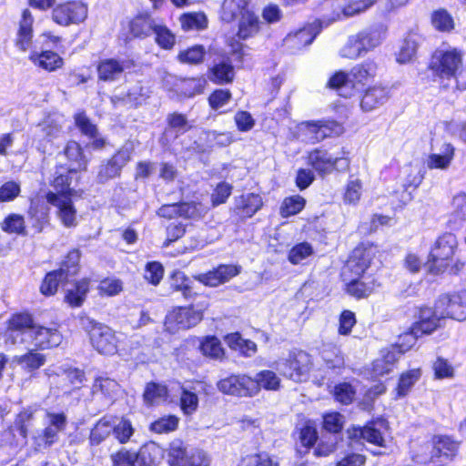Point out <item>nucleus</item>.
<instances>
[{"instance_id": "f257e3e1", "label": "nucleus", "mask_w": 466, "mask_h": 466, "mask_svg": "<svg viewBox=\"0 0 466 466\" xmlns=\"http://www.w3.org/2000/svg\"><path fill=\"white\" fill-rule=\"evenodd\" d=\"M379 252L378 245L361 241L349 254L341 271L343 291L356 300L367 299L382 287L380 277L369 272Z\"/></svg>"}, {"instance_id": "f03ea898", "label": "nucleus", "mask_w": 466, "mask_h": 466, "mask_svg": "<svg viewBox=\"0 0 466 466\" xmlns=\"http://www.w3.org/2000/svg\"><path fill=\"white\" fill-rule=\"evenodd\" d=\"M60 324L46 327L36 322L35 317L29 309L16 310L9 315L0 335L6 345L24 343V336L30 334L36 350H46L58 347L63 341L59 330Z\"/></svg>"}, {"instance_id": "7ed1b4c3", "label": "nucleus", "mask_w": 466, "mask_h": 466, "mask_svg": "<svg viewBox=\"0 0 466 466\" xmlns=\"http://www.w3.org/2000/svg\"><path fill=\"white\" fill-rule=\"evenodd\" d=\"M459 242L455 234L444 232L440 235L431 246L425 262L427 271L431 275H441L448 272L459 274L466 265V260L456 258Z\"/></svg>"}, {"instance_id": "20e7f679", "label": "nucleus", "mask_w": 466, "mask_h": 466, "mask_svg": "<svg viewBox=\"0 0 466 466\" xmlns=\"http://www.w3.org/2000/svg\"><path fill=\"white\" fill-rule=\"evenodd\" d=\"M304 158L306 165L320 177L332 173L344 174L350 170V151L344 147L338 156L333 157L325 147H317L307 151Z\"/></svg>"}, {"instance_id": "39448f33", "label": "nucleus", "mask_w": 466, "mask_h": 466, "mask_svg": "<svg viewBox=\"0 0 466 466\" xmlns=\"http://www.w3.org/2000/svg\"><path fill=\"white\" fill-rule=\"evenodd\" d=\"M238 25L236 36L231 37L228 42L227 46L230 49V55L235 56V60L242 63L244 61L245 45L242 41L256 37L261 30V21L259 16L255 13H245L241 15H238Z\"/></svg>"}, {"instance_id": "423d86ee", "label": "nucleus", "mask_w": 466, "mask_h": 466, "mask_svg": "<svg viewBox=\"0 0 466 466\" xmlns=\"http://www.w3.org/2000/svg\"><path fill=\"white\" fill-rule=\"evenodd\" d=\"M204 309H197L195 305L175 306L166 314L163 325L168 334L188 330L204 319Z\"/></svg>"}, {"instance_id": "0eeeda50", "label": "nucleus", "mask_w": 466, "mask_h": 466, "mask_svg": "<svg viewBox=\"0 0 466 466\" xmlns=\"http://www.w3.org/2000/svg\"><path fill=\"white\" fill-rule=\"evenodd\" d=\"M166 461L168 466H209L210 459L201 449L187 450L181 439L171 441L167 449Z\"/></svg>"}, {"instance_id": "6e6552de", "label": "nucleus", "mask_w": 466, "mask_h": 466, "mask_svg": "<svg viewBox=\"0 0 466 466\" xmlns=\"http://www.w3.org/2000/svg\"><path fill=\"white\" fill-rule=\"evenodd\" d=\"M388 421L381 418H373L365 422L363 426L350 425L347 431V438L350 444L367 442L380 448L386 447V439L381 427L387 428Z\"/></svg>"}, {"instance_id": "1a4fd4ad", "label": "nucleus", "mask_w": 466, "mask_h": 466, "mask_svg": "<svg viewBox=\"0 0 466 466\" xmlns=\"http://www.w3.org/2000/svg\"><path fill=\"white\" fill-rule=\"evenodd\" d=\"M197 345L201 355L208 360L222 361L226 357V350L216 335H206L201 338L189 336L176 349V354L177 357L184 356Z\"/></svg>"}, {"instance_id": "9d476101", "label": "nucleus", "mask_w": 466, "mask_h": 466, "mask_svg": "<svg viewBox=\"0 0 466 466\" xmlns=\"http://www.w3.org/2000/svg\"><path fill=\"white\" fill-rule=\"evenodd\" d=\"M382 31L378 26H370L351 35L344 47L343 56L356 59L380 45Z\"/></svg>"}, {"instance_id": "9b49d317", "label": "nucleus", "mask_w": 466, "mask_h": 466, "mask_svg": "<svg viewBox=\"0 0 466 466\" xmlns=\"http://www.w3.org/2000/svg\"><path fill=\"white\" fill-rule=\"evenodd\" d=\"M47 424L41 431L33 437V449L39 452L51 448L59 441V433L64 431L67 425V417L65 412H47Z\"/></svg>"}, {"instance_id": "f8f14e48", "label": "nucleus", "mask_w": 466, "mask_h": 466, "mask_svg": "<svg viewBox=\"0 0 466 466\" xmlns=\"http://www.w3.org/2000/svg\"><path fill=\"white\" fill-rule=\"evenodd\" d=\"M430 460L436 466H446L459 455L461 441L449 434H435L431 439Z\"/></svg>"}, {"instance_id": "ddd939ff", "label": "nucleus", "mask_w": 466, "mask_h": 466, "mask_svg": "<svg viewBox=\"0 0 466 466\" xmlns=\"http://www.w3.org/2000/svg\"><path fill=\"white\" fill-rule=\"evenodd\" d=\"M88 15V6L81 0H66L54 6L52 21L60 26H69L83 23Z\"/></svg>"}, {"instance_id": "4468645a", "label": "nucleus", "mask_w": 466, "mask_h": 466, "mask_svg": "<svg viewBox=\"0 0 466 466\" xmlns=\"http://www.w3.org/2000/svg\"><path fill=\"white\" fill-rule=\"evenodd\" d=\"M86 330L91 345L98 353L113 355L116 352L117 339L110 327L95 319H88Z\"/></svg>"}, {"instance_id": "2eb2a0df", "label": "nucleus", "mask_w": 466, "mask_h": 466, "mask_svg": "<svg viewBox=\"0 0 466 466\" xmlns=\"http://www.w3.org/2000/svg\"><path fill=\"white\" fill-rule=\"evenodd\" d=\"M446 319L444 315L439 313L437 303L433 306L422 305L417 309V319L411 323L410 330L419 338L429 336L441 328V320Z\"/></svg>"}, {"instance_id": "dca6fc26", "label": "nucleus", "mask_w": 466, "mask_h": 466, "mask_svg": "<svg viewBox=\"0 0 466 466\" xmlns=\"http://www.w3.org/2000/svg\"><path fill=\"white\" fill-rule=\"evenodd\" d=\"M435 301L439 313L444 315L445 319L458 321L466 319V289L441 294Z\"/></svg>"}, {"instance_id": "f3484780", "label": "nucleus", "mask_w": 466, "mask_h": 466, "mask_svg": "<svg viewBox=\"0 0 466 466\" xmlns=\"http://www.w3.org/2000/svg\"><path fill=\"white\" fill-rule=\"evenodd\" d=\"M220 392L236 397L256 396L257 384L247 374H230L217 382Z\"/></svg>"}, {"instance_id": "a211bd4d", "label": "nucleus", "mask_w": 466, "mask_h": 466, "mask_svg": "<svg viewBox=\"0 0 466 466\" xmlns=\"http://www.w3.org/2000/svg\"><path fill=\"white\" fill-rule=\"evenodd\" d=\"M392 97V88L377 83L364 88L360 96V107L363 112H372L384 106Z\"/></svg>"}, {"instance_id": "6ab92c4d", "label": "nucleus", "mask_w": 466, "mask_h": 466, "mask_svg": "<svg viewBox=\"0 0 466 466\" xmlns=\"http://www.w3.org/2000/svg\"><path fill=\"white\" fill-rule=\"evenodd\" d=\"M45 198L48 204L56 208V215L63 227L73 228L77 226V209L73 197H60L49 190L46 193Z\"/></svg>"}, {"instance_id": "aec40b11", "label": "nucleus", "mask_w": 466, "mask_h": 466, "mask_svg": "<svg viewBox=\"0 0 466 466\" xmlns=\"http://www.w3.org/2000/svg\"><path fill=\"white\" fill-rule=\"evenodd\" d=\"M263 198L258 193H244L235 198L230 216L237 223L253 218L263 207Z\"/></svg>"}, {"instance_id": "412c9836", "label": "nucleus", "mask_w": 466, "mask_h": 466, "mask_svg": "<svg viewBox=\"0 0 466 466\" xmlns=\"http://www.w3.org/2000/svg\"><path fill=\"white\" fill-rule=\"evenodd\" d=\"M156 24L157 21L151 12L143 10L130 17L124 28L128 40H145L153 35Z\"/></svg>"}, {"instance_id": "4be33fe9", "label": "nucleus", "mask_w": 466, "mask_h": 466, "mask_svg": "<svg viewBox=\"0 0 466 466\" xmlns=\"http://www.w3.org/2000/svg\"><path fill=\"white\" fill-rule=\"evenodd\" d=\"M75 127L86 137L90 139L86 147L94 151L102 150L106 145L105 137H101L97 126L87 116L86 111L81 110L74 115Z\"/></svg>"}, {"instance_id": "5701e85b", "label": "nucleus", "mask_w": 466, "mask_h": 466, "mask_svg": "<svg viewBox=\"0 0 466 466\" xmlns=\"http://www.w3.org/2000/svg\"><path fill=\"white\" fill-rule=\"evenodd\" d=\"M91 289L92 279L89 277L74 279L64 290L63 302L70 309H79L86 303Z\"/></svg>"}, {"instance_id": "b1692460", "label": "nucleus", "mask_w": 466, "mask_h": 466, "mask_svg": "<svg viewBox=\"0 0 466 466\" xmlns=\"http://www.w3.org/2000/svg\"><path fill=\"white\" fill-rule=\"evenodd\" d=\"M35 17L29 8H24L17 22L14 45L18 51L25 53L33 44Z\"/></svg>"}, {"instance_id": "393cba45", "label": "nucleus", "mask_w": 466, "mask_h": 466, "mask_svg": "<svg viewBox=\"0 0 466 466\" xmlns=\"http://www.w3.org/2000/svg\"><path fill=\"white\" fill-rule=\"evenodd\" d=\"M77 172L67 165L57 163L49 180V185L54 188L55 194L60 197H74L76 193L72 187L73 175Z\"/></svg>"}, {"instance_id": "a878e982", "label": "nucleus", "mask_w": 466, "mask_h": 466, "mask_svg": "<svg viewBox=\"0 0 466 466\" xmlns=\"http://www.w3.org/2000/svg\"><path fill=\"white\" fill-rule=\"evenodd\" d=\"M241 267L233 264H219L218 267L205 273L195 276V279L207 287H218L238 276Z\"/></svg>"}, {"instance_id": "bb28decb", "label": "nucleus", "mask_w": 466, "mask_h": 466, "mask_svg": "<svg viewBox=\"0 0 466 466\" xmlns=\"http://www.w3.org/2000/svg\"><path fill=\"white\" fill-rule=\"evenodd\" d=\"M127 161L128 157L125 153L120 150L116 151L109 158L99 165L96 175L97 183L105 184L119 177L122 168Z\"/></svg>"}, {"instance_id": "cd10ccee", "label": "nucleus", "mask_w": 466, "mask_h": 466, "mask_svg": "<svg viewBox=\"0 0 466 466\" xmlns=\"http://www.w3.org/2000/svg\"><path fill=\"white\" fill-rule=\"evenodd\" d=\"M220 56L223 60L209 66L207 76L215 85L224 86L231 84L235 78L234 66L226 53L222 52Z\"/></svg>"}, {"instance_id": "c85d7f7f", "label": "nucleus", "mask_w": 466, "mask_h": 466, "mask_svg": "<svg viewBox=\"0 0 466 466\" xmlns=\"http://www.w3.org/2000/svg\"><path fill=\"white\" fill-rule=\"evenodd\" d=\"M28 59L35 67L47 73L57 71L65 66L64 58L53 50L32 51Z\"/></svg>"}, {"instance_id": "c756f323", "label": "nucleus", "mask_w": 466, "mask_h": 466, "mask_svg": "<svg viewBox=\"0 0 466 466\" xmlns=\"http://www.w3.org/2000/svg\"><path fill=\"white\" fill-rule=\"evenodd\" d=\"M71 169L76 172L87 170L89 159L86 157L82 146L76 140H68L62 151Z\"/></svg>"}, {"instance_id": "7c9ffc66", "label": "nucleus", "mask_w": 466, "mask_h": 466, "mask_svg": "<svg viewBox=\"0 0 466 466\" xmlns=\"http://www.w3.org/2000/svg\"><path fill=\"white\" fill-rule=\"evenodd\" d=\"M117 417L112 414H105L99 418L92 426L88 442L90 446H98L110 437L113 431V422Z\"/></svg>"}, {"instance_id": "2f4dec72", "label": "nucleus", "mask_w": 466, "mask_h": 466, "mask_svg": "<svg viewBox=\"0 0 466 466\" xmlns=\"http://www.w3.org/2000/svg\"><path fill=\"white\" fill-rule=\"evenodd\" d=\"M378 69L379 66L376 61L372 59L362 61L350 68V82L353 86H364L376 77Z\"/></svg>"}, {"instance_id": "473e14b6", "label": "nucleus", "mask_w": 466, "mask_h": 466, "mask_svg": "<svg viewBox=\"0 0 466 466\" xmlns=\"http://www.w3.org/2000/svg\"><path fill=\"white\" fill-rule=\"evenodd\" d=\"M111 466H151L152 461L147 462L139 451L121 447L109 456Z\"/></svg>"}, {"instance_id": "72a5a7b5", "label": "nucleus", "mask_w": 466, "mask_h": 466, "mask_svg": "<svg viewBox=\"0 0 466 466\" xmlns=\"http://www.w3.org/2000/svg\"><path fill=\"white\" fill-rule=\"evenodd\" d=\"M97 79L101 82H114L125 71L124 63L116 58H103L96 64Z\"/></svg>"}, {"instance_id": "f704fd0d", "label": "nucleus", "mask_w": 466, "mask_h": 466, "mask_svg": "<svg viewBox=\"0 0 466 466\" xmlns=\"http://www.w3.org/2000/svg\"><path fill=\"white\" fill-rule=\"evenodd\" d=\"M66 281L67 278L60 270L52 269L44 275L39 285V292L46 298L55 297L60 286Z\"/></svg>"}, {"instance_id": "c9c22d12", "label": "nucleus", "mask_w": 466, "mask_h": 466, "mask_svg": "<svg viewBox=\"0 0 466 466\" xmlns=\"http://www.w3.org/2000/svg\"><path fill=\"white\" fill-rule=\"evenodd\" d=\"M39 351L34 347V349L28 350L25 353L16 356L15 361L25 371L33 373L46 362V355Z\"/></svg>"}, {"instance_id": "e433bc0d", "label": "nucleus", "mask_w": 466, "mask_h": 466, "mask_svg": "<svg viewBox=\"0 0 466 466\" xmlns=\"http://www.w3.org/2000/svg\"><path fill=\"white\" fill-rule=\"evenodd\" d=\"M252 0H224L222 18L228 23L234 21L238 15L255 12L251 7Z\"/></svg>"}, {"instance_id": "4c0bfd02", "label": "nucleus", "mask_w": 466, "mask_h": 466, "mask_svg": "<svg viewBox=\"0 0 466 466\" xmlns=\"http://www.w3.org/2000/svg\"><path fill=\"white\" fill-rule=\"evenodd\" d=\"M421 374L420 368L410 369L401 372L394 389L395 397L399 399L407 396L414 384L420 379Z\"/></svg>"}, {"instance_id": "58836bf2", "label": "nucleus", "mask_w": 466, "mask_h": 466, "mask_svg": "<svg viewBox=\"0 0 466 466\" xmlns=\"http://www.w3.org/2000/svg\"><path fill=\"white\" fill-rule=\"evenodd\" d=\"M430 20L432 27L439 33L450 34L455 29L454 18L444 7L432 11Z\"/></svg>"}, {"instance_id": "ea45409f", "label": "nucleus", "mask_w": 466, "mask_h": 466, "mask_svg": "<svg viewBox=\"0 0 466 466\" xmlns=\"http://www.w3.org/2000/svg\"><path fill=\"white\" fill-rule=\"evenodd\" d=\"M81 251L77 248L69 249L60 261L58 270L67 279L69 276L77 275L80 271Z\"/></svg>"}, {"instance_id": "a19ab883", "label": "nucleus", "mask_w": 466, "mask_h": 466, "mask_svg": "<svg viewBox=\"0 0 466 466\" xmlns=\"http://www.w3.org/2000/svg\"><path fill=\"white\" fill-rule=\"evenodd\" d=\"M207 50L201 44H195L183 50H180L177 59L181 64L189 66H199L205 61Z\"/></svg>"}, {"instance_id": "79ce46f5", "label": "nucleus", "mask_w": 466, "mask_h": 466, "mask_svg": "<svg viewBox=\"0 0 466 466\" xmlns=\"http://www.w3.org/2000/svg\"><path fill=\"white\" fill-rule=\"evenodd\" d=\"M181 29L185 32L202 31L208 28L207 15L202 12L184 13L179 17Z\"/></svg>"}, {"instance_id": "37998d69", "label": "nucleus", "mask_w": 466, "mask_h": 466, "mask_svg": "<svg viewBox=\"0 0 466 466\" xmlns=\"http://www.w3.org/2000/svg\"><path fill=\"white\" fill-rule=\"evenodd\" d=\"M232 99V92L228 88H215L208 96L207 101L209 108L218 113L225 114L228 111L223 108L229 104Z\"/></svg>"}, {"instance_id": "c03bdc74", "label": "nucleus", "mask_w": 466, "mask_h": 466, "mask_svg": "<svg viewBox=\"0 0 466 466\" xmlns=\"http://www.w3.org/2000/svg\"><path fill=\"white\" fill-rule=\"evenodd\" d=\"M179 421V417L175 414L163 415L154 420L148 429L156 434H168L178 429Z\"/></svg>"}, {"instance_id": "a18cd8bd", "label": "nucleus", "mask_w": 466, "mask_h": 466, "mask_svg": "<svg viewBox=\"0 0 466 466\" xmlns=\"http://www.w3.org/2000/svg\"><path fill=\"white\" fill-rule=\"evenodd\" d=\"M333 400L343 406H349L356 400L357 390L350 382L341 381L331 390Z\"/></svg>"}, {"instance_id": "49530a36", "label": "nucleus", "mask_w": 466, "mask_h": 466, "mask_svg": "<svg viewBox=\"0 0 466 466\" xmlns=\"http://www.w3.org/2000/svg\"><path fill=\"white\" fill-rule=\"evenodd\" d=\"M153 35L155 43L159 48L163 50L174 48L177 42L176 35L163 22H157Z\"/></svg>"}, {"instance_id": "de8ad7c7", "label": "nucleus", "mask_w": 466, "mask_h": 466, "mask_svg": "<svg viewBox=\"0 0 466 466\" xmlns=\"http://www.w3.org/2000/svg\"><path fill=\"white\" fill-rule=\"evenodd\" d=\"M1 229L10 235L25 236L26 226L23 215L17 213H9L1 222Z\"/></svg>"}, {"instance_id": "09e8293b", "label": "nucleus", "mask_w": 466, "mask_h": 466, "mask_svg": "<svg viewBox=\"0 0 466 466\" xmlns=\"http://www.w3.org/2000/svg\"><path fill=\"white\" fill-rule=\"evenodd\" d=\"M455 148L451 143L443 146L442 154H431L427 159V167L430 169H445L454 157Z\"/></svg>"}, {"instance_id": "8fccbe9b", "label": "nucleus", "mask_w": 466, "mask_h": 466, "mask_svg": "<svg viewBox=\"0 0 466 466\" xmlns=\"http://www.w3.org/2000/svg\"><path fill=\"white\" fill-rule=\"evenodd\" d=\"M318 34L319 30L313 24H305L293 31V47L302 49L310 45Z\"/></svg>"}, {"instance_id": "3c124183", "label": "nucleus", "mask_w": 466, "mask_h": 466, "mask_svg": "<svg viewBox=\"0 0 466 466\" xmlns=\"http://www.w3.org/2000/svg\"><path fill=\"white\" fill-rule=\"evenodd\" d=\"M177 210L178 216L185 219H201L208 212L200 201H179Z\"/></svg>"}, {"instance_id": "603ef678", "label": "nucleus", "mask_w": 466, "mask_h": 466, "mask_svg": "<svg viewBox=\"0 0 466 466\" xmlns=\"http://www.w3.org/2000/svg\"><path fill=\"white\" fill-rule=\"evenodd\" d=\"M399 352L396 349L392 348V344L389 348H385L381 350V358L380 361L381 362V367L380 364H374L373 370L378 375H384L390 373L394 366L399 361L400 356Z\"/></svg>"}, {"instance_id": "864d4df0", "label": "nucleus", "mask_w": 466, "mask_h": 466, "mask_svg": "<svg viewBox=\"0 0 466 466\" xmlns=\"http://www.w3.org/2000/svg\"><path fill=\"white\" fill-rule=\"evenodd\" d=\"M337 7L346 16L364 12L372 6L378 0H335Z\"/></svg>"}, {"instance_id": "5fc2aeb1", "label": "nucleus", "mask_w": 466, "mask_h": 466, "mask_svg": "<svg viewBox=\"0 0 466 466\" xmlns=\"http://www.w3.org/2000/svg\"><path fill=\"white\" fill-rule=\"evenodd\" d=\"M253 381L257 384L256 395L261 389L265 390H277L280 386V380L276 373L270 370H263L257 373L253 378Z\"/></svg>"}, {"instance_id": "6e6d98bb", "label": "nucleus", "mask_w": 466, "mask_h": 466, "mask_svg": "<svg viewBox=\"0 0 466 466\" xmlns=\"http://www.w3.org/2000/svg\"><path fill=\"white\" fill-rule=\"evenodd\" d=\"M318 431L315 425L311 421H307L300 429L299 433V439L301 446L305 449L303 451L297 450V452L300 455L307 453L312 449L318 441Z\"/></svg>"}, {"instance_id": "4d7b16f0", "label": "nucleus", "mask_w": 466, "mask_h": 466, "mask_svg": "<svg viewBox=\"0 0 466 466\" xmlns=\"http://www.w3.org/2000/svg\"><path fill=\"white\" fill-rule=\"evenodd\" d=\"M168 396V389L166 385L155 381L146 384L143 400L147 405H154L158 400L166 399Z\"/></svg>"}, {"instance_id": "13d9d810", "label": "nucleus", "mask_w": 466, "mask_h": 466, "mask_svg": "<svg viewBox=\"0 0 466 466\" xmlns=\"http://www.w3.org/2000/svg\"><path fill=\"white\" fill-rule=\"evenodd\" d=\"M134 433L135 428L128 418L121 417L117 423L113 422L112 434L119 444L129 442Z\"/></svg>"}, {"instance_id": "bf43d9fd", "label": "nucleus", "mask_w": 466, "mask_h": 466, "mask_svg": "<svg viewBox=\"0 0 466 466\" xmlns=\"http://www.w3.org/2000/svg\"><path fill=\"white\" fill-rule=\"evenodd\" d=\"M27 217L36 233L43 232L50 222L48 211L40 209L38 206H30L27 209Z\"/></svg>"}, {"instance_id": "052dcab7", "label": "nucleus", "mask_w": 466, "mask_h": 466, "mask_svg": "<svg viewBox=\"0 0 466 466\" xmlns=\"http://www.w3.org/2000/svg\"><path fill=\"white\" fill-rule=\"evenodd\" d=\"M320 120L304 121L297 125V137H305L313 142H319L322 138L319 137L321 134Z\"/></svg>"}, {"instance_id": "680f3d73", "label": "nucleus", "mask_w": 466, "mask_h": 466, "mask_svg": "<svg viewBox=\"0 0 466 466\" xmlns=\"http://www.w3.org/2000/svg\"><path fill=\"white\" fill-rule=\"evenodd\" d=\"M344 426V417L339 411H329L322 415V429L331 434H339Z\"/></svg>"}, {"instance_id": "e2e57ef3", "label": "nucleus", "mask_w": 466, "mask_h": 466, "mask_svg": "<svg viewBox=\"0 0 466 466\" xmlns=\"http://www.w3.org/2000/svg\"><path fill=\"white\" fill-rule=\"evenodd\" d=\"M35 410L30 408L22 409L15 417L14 426L23 439H27L29 424L33 420Z\"/></svg>"}, {"instance_id": "0e129e2a", "label": "nucleus", "mask_w": 466, "mask_h": 466, "mask_svg": "<svg viewBox=\"0 0 466 466\" xmlns=\"http://www.w3.org/2000/svg\"><path fill=\"white\" fill-rule=\"evenodd\" d=\"M362 194V181L360 178L349 179L343 192V201L348 205H357Z\"/></svg>"}, {"instance_id": "69168bd1", "label": "nucleus", "mask_w": 466, "mask_h": 466, "mask_svg": "<svg viewBox=\"0 0 466 466\" xmlns=\"http://www.w3.org/2000/svg\"><path fill=\"white\" fill-rule=\"evenodd\" d=\"M198 397L186 388H182L179 397V408L184 415L190 416L198 409Z\"/></svg>"}, {"instance_id": "338daca9", "label": "nucleus", "mask_w": 466, "mask_h": 466, "mask_svg": "<svg viewBox=\"0 0 466 466\" xmlns=\"http://www.w3.org/2000/svg\"><path fill=\"white\" fill-rule=\"evenodd\" d=\"M164 267L159 261H148L145 265L144 279L148 284L152 286L156 287L161 282L164 277Z\"/></svg>"}, {"instance_id": "774afa93", "label": "nucleus", "mask_w": 466, "mask_h": 466, "mask_svg": "<svg viewBox=\"0 0 466 466\" xmlns=\"http://www.w3.org/2000/svg\"><path fill=\"white\" fill-rule=\"evenodd\" d=\"M238 466H279V462L266 452H258L243 458Z\"/></svg>"}]
</instances>
